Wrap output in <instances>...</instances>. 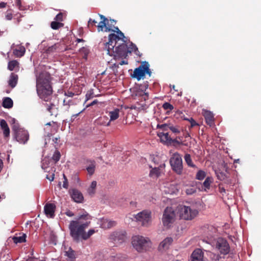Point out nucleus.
I'll return each instance as SVG.
<instances>
[{
	"label": "nucleus",
	"mask_w": 261,
	"mask_h": 261,
	"mask_svg": "<svg viewBox=\"0 0 261 261\" xmlns=\"http://www.w3.org/2000/svg\"><path fill=\"white\" fill-rule=\"evenodd\" d=\"M101 21L97 25L98 32L105 31L110 32L113 31L116 34L112 33L109 36V42L105 43V48L107 54L114 57L115 59L122 58L126 55V45L124 43L125 38L118 27H114L115 30L112 29L110 26L107 25L108 19L102 15H99Z\"/></svg>",
	"instance_id": "obj_1"
},
{
	"label": "nucleus",
	"mask_w": 261,
	"mask_h": 261,
	"mask_svg": "<svg viewBox=\"0 0 261 261\" xmlns=\"http://www.w3.org/2000/svg\"><path fill=\"white\" fill-rule=\"evenodd\" d=\"M36 90L39 97L47 101L52 94L50 76L46 72H42L36 75Z\"/></svg>",
	"instance_id": "obj_2"
},
{
	"label": "nucleus",
	"mask_w": 261,
	"mask_h": 261,
	"mask_svg": "<svg viewBox=\"0 0 261 261\" xmlns=\"http://www.w3.org/2000/svg\"><path fill=\"white\" fill-rule=\"evenodd\" d=\"M90 216L88 214L81 215L76 220L70 222L69 228L70 235L74 240L78 242L83 239L85 229L88 226Z\"/></svg>",
	"instance_id": "obj_3"
},
{
	"label": "nucleus",
	"mask_w": 261,
	"mask_h": 261,
	"mask_svg": "<svg viewBox=\"0 0 261 261\" xmlns=\"http://www.w3.org/2000/svg\"><path fill=\"white\" fill-rule=\"evenodd\" d=\"M132 243L133 247L139 252L146 251L151 247V242L147 237L135 236L132 238Z\"/></svg>",
	"instance_id": "obj_4"
},
{
	"label": "nucleus",
	"mask_w": 261,
	"mask_h": 261,
	"mask_svg": "<svg viewBox=\"0 0 261 261\" xmlns=\"http://www.w3.org/2000/svg\"><path fill=\"white\" fill-rule=\"evenodd\" d=\"M12 128L14 132V137L17 141L22 144H25L29 139V134L27 130L20 127L19 124L14 118L11 120Z\"/></svg>",
	"instance_id": "obj_5"
},
{
	"label": "nucleus",
	"mask_w": 261,
	"mask_h": 261,
	"mask_svg": "<svg viewBox=\"0 0 261 261\" xmlns=\"http://www.w3.org/2000/svg\"><path fill=\"white\" fill-rule=\"evenodd\" d=\"M176 213L180 219L191 220L195 218L198 211L193 207L185 205H179L176 209Z\"/></svg>",
	"instance_id": "obj_6"
},
{
	"label": "nucleus",
	"mask_w": 261,
	"mask_h": 261,
	"mask_svg": "<svg viewBox=\"0 0 261 261\" xmlns=\"http://www.w3.org/2000/svg\"><path fill=\"white\" fill-rule=\"evenodd\" d=\"M176 211L172 207H167L164 211L162 217V222L164 227L170 228L175 221Z\"/></svg>",
	"instance_id": "obj_7"
},
{
	"label": "nucleus",
	"mask_w": 261,
	"mask_h": 261,
	"mask_svg": "<svg viewBox=\"0 0 261 261\" xmlns=\"http://www.w3.org/2000/svg\"><path fill=\"white\" fill-rule=\"evenodd\" d=\"M147 74L149 76H151V71L149 69V64L147 62L144 61L141 63V65L135 69L132 76L136 79L138 81L141 79H143L145 74Z\"/></svg>",
	"instance_id": "obj_8"
},
{
	"label": "nucleus",
	"mask_w": 261,
	"mask_h": 261,
	"mask_svg": "<svg viewBox=\"0 0 261 261\" xmlns=\"http://www.w3.org/2000/svg\"><path fill=\"white\" fill-rule=\"evenodd\" d=\"M170 163L172 170L177 174L182 173L183 165L181 155L177 152L173 154L170 160Z\"/></svg>",
	"instance_id": "obj_9"
},
{
	"label": "nucleus",
	"mask_w": 261,
	"mask_h": 261,
	"mask_svg": "<svg viewBox=\"0 0 261 261\" xmlns=\"http://www.w3.org/2000/svg\"><path fill=\"white\" fill-rule=\"evenodd\" d=\"M135 218L142 226L147 227L151 223V213L149 210H144L136 214Z\"/></svg>",
	"instance_id": "obj_10"
},
{
	"label": "nucleus",
	"mask_w": 261,
	"mask_h": 261,
	"mask_svg": "<svg viewBox=\"0 0 261 261\" xmlns=\"http://www.w3.org/2000/svg\"><path fill=\"white\" fill-rule=\"evenodd\" d=\"M210 240V243H213L216 248L218 249L221 253L226 254L229 252V245L225 240L223 238H219L214 242H211Z\"/></svg>",
	"instance_id": "obj_11"
},
{
	"label": "nucleus",
	"mask_w": 261,
	"mask_h": 261,
	"mask_svg": "<svg viewBox=\"0 0 261 261\" xmlns=\"http://www.w3.org/2000/svg\"><path fill=\"white\" fill-rule=\"evenodd\" d=\"M161 190L166 194H174L178 192L177 185L172 182H164L161 186Z\"/></svg>",
	"instance_id": "obj_12"
},
{
	"label": "nucleus",
	"mask_w": 261,
	"mask_h": 261,
	"mask_svg": "<svg viewBox=\"0 0 261 261\" xmlns=\"http://www.w3.org/2000/svg\"><path fill=\"white\" fill-rule=\"evenodd\" d=\"M70 196L74 201L76 203H82L84 200L82 193L76 189H72L69 191Z\"/></svg>",
	"instance_id": "obj_13"
},
{
	"label": "nucleus",
	"mask_w": 261,
	"mask_h": 261,
	"mask_svg": "<svg viewBox=\"0 0 261 261\" xmlns=\"http://www.w3.org/2000/svg\"><path fill=\"white\" fill-rule=\"evenodd\" d=\"M56 206L53 203H46L44 207V211L48 218H53L55 216Z\"/></svg>",
	"instance_id": "obj_14"
},
{
	"label": "nucleus",
	"mask_w": 261,
	"mask_h": 261,
	"mask_svg": "<svg viewBox=\"0 0 261 261\" xmlns=\"http://www.w3.org/2000/svg\"><path fill=\"white\" fill-rule=\"evenodd\" d=\"M11 48H13V54L16 57H22L25 52V48L24 46L19 45H15L14 43L11 46Z\"/></svg>",
	"instance_id": "obj_15"
},
{
	"label": "nucleus",
	"mask_w": 261,
	"mask_h": 261,
	"mask_svg": "<svg viewBox=\"0 0 261 261\" xmlns=\"http://www.w3.org/2000/svg\"><path fill=\"white\" fill-rule=\"evenodd\" d=\"M173 242V239L171 237H167L163 241H162L159 246V250L160 251H164L168 249L169 246L171 245Z\"/></svg>",
	"instance_id": "obj_16"
},
{
	"label": "nucleus",
	"mask_w": 261,
	"mask_h": 261,
	"mask_svg": "<svg viewBox=\"0 0 261 261\" xmlns=\"http://www.w3.org/2000/svg\"><path fill=\"white\" fill-rule=\"evenodd\" d=\"M157 135L163 144L169 145L171 143L172 139L169 136L168 133L158 132Z\"/></svg>",
	"instance_id": "obj_17"
},
{
	"label": "nucleus",
	"mask_w": 261,
	"mask_h": 261,
	"mask_svg": "<svg viewBox=\"0 0 261 261\" xmlns=\"http://www.w3.org/2000/svg\"><path fill=\"white\" fill-rule=\"evenodd\" d=\"M165 167V164L163 163L158 167H154L150 171V176L152 177H159L163 170Z\"/></svg>",
	"instance_id": "obj_18"
},
{
	"label": "nucleus",
	"mask_w": 261,
	"mask_h": 261,
	"mask_svg": "<svg viewBox=\"0 0 261 261\" xmlns=\"http://www.w3.org/2000/svg\"><path fill=\"white\" fill-rule=\"evenodd\" d=\"M203 259V253L200 249L195 250L191 255V261H202Z\"/></svg>",
	"instance_id": "obj_19"
},
{
	"label": "nucleus",
	"mask_w": 261,
	"mask_h": 261,
	"mask_svg": "<svg viewBox=\"0 0 261 261\" xmlns=\"http://www.w3.org/2000/svg\"><path fill=\"white\" fill-rule=\"evenodd\" d=\"M202 114L204 117L206 123L212 126L214 122V115L213 113L210 111L203 110L202 111Z\"/></svg>",
	"instance_id": "obj_20"
},
{
	"label": "nucleus",
	"mask_w": 261,
	"mask_h": 261,
	"mask_svg": "<svg viewBox=\"0 0 261 261\" xmlns=\"http://www.w3.org/2000/svg\"><path fill=\"white\" fill-rule=\"evenodd\" d=\"M119 112L120 110L118 109H116L113 111H110L109 112V116H110L109 121L107 124L102 123V124L107 126L110 125L111 121H114L118 118L119 116Z\"/></svg>",
	"instance_id": "obj_21"
},
{
	"label": "nucleus",
	"mask_w": 261,
	"mask_h": 261,
	"mask_svg": "<svg viewBox=\"0 0 261 261\" xmlns=\"http://www.w3.org/2000/svg\"><path fill=\"white\" fill-rule=\"evenodd\" d=\"M116 224V222L113 220L107 219H102L100 221L101 227L105 229L110 228Z\"/></svg>",
	"instance_id": "obj_22"
},
{
	"label": "nucleus",
	"mask_w": 261,
	"mask_h": 261,
	"mask_svg": "<svg viewBox=\"0 0 261 261\" xmlns=\"http://www.w3.org/2000/svg\"><path fill=\"white\" fill-rule=\"evenodd\" d=\"M18 79V75L15 73H12L8 81L9 85L12 88H14L17 84Z\"/></svg>",
	"instance_id": "obj_23"
},
{
	"label": "nucleus",
	"mask_w": 261,
	"mask_h": 261,
	"mask_svg": "<svg viewBox=\"0 0 261 261\" xmlns=\"http://www.w3.org/2000/svg\"><path fill=\"white\" fill-rule=\"evenodd\" d=\"M13 101L9 97H6L3 101V106L5 108L10 109L13 107Z\"/></svg>",
	"instance_id": "obj_24"
},
{
	"label": "nucleus",
	"mask_w": 261,
	"mask_h": 261,
	"mask_svg": "<svg viewBox=\"0 0 261 261\" xmlns=\"http://www.w3.org/2000/svg\"><path fill=\"white\" fill-rule=\"evenodd\" d=\"M147 108V105L145 102L139 103L137 102L135 106H133L130 107L131 109H136L138 111L144 110Z\"/></svg>",
	"instance_id": "obj_25"
},
{
	"label": "nucleus",
	"mask_w": 261,
	"mask_h": 261,
	"mask_svg": "<svg viewBox=\"0 0 261 261\" xmlns=\"http://www.w3.org/2000/svg\"><path fill=\"white\" fill-rule=\"evenodd\" d=\"M97 185L96 181H93L90 186L87 189V192L90 195H93L95 192V189Z\"/></svg>",
	"instance_id": "obj_26"
},
{
	"label": "nucleus",
	"mask_w": 261,
	"mask_h": 261,
	"mask_svg": "<svg viewBox=\"0 0 261 261\" xmlns=\"http://www.w3.org/2000/svg\"><path fill=\"white\" fill-rule=\"evenodd\" d=\"M95 168V163L94 161L90 162L89 165L87 167L86 169L88 173L90 175H92Z\"/></svg>",
	"instance_id": "obj_27"
},
{
	"label": "nucleus",
	"mask_w": 261,
	"mask_h": 261,
	"mask_svg": "<svg viewBox=\"0 0 261 261\" xmlns=\"http://www.w3.org/2000/svg\"><path fill=\"white\" fill-rule=\"evenodd\" d=\"M213 179L211 177H207L203 182V186L205 188L204 191H206V189H209L210 188L211 184L213 182Z\"/></svg>",
	"instance_id": "obj_28"
},
{
	"label": "nucleus",
	"mask_w": 261,
	"mask_h": 261,
	"mask_svg": "<svg viewBox=\"0 0 261 261\" xmlns=\"http://www.w3.org/2000/svg\"><path fill=\"white\" fill-rule=\"evenodd\" d=\"M18 66V62L16 60H12L8 63V69L10 71H12Z\"/></svg>",
	"instance_id": "obj_29"
},
{
	"label": "nucleus",
	"mask_w": 261,
	"mask_h": 261,
	"mask_svg": "<svg viewBox=\"0 0 261 261\" xmlns=\"http://www.w3.org/2000/svg\"><path fill=\"white\" fill-rule=\"evenodd\" d=\"M60 44L59 43L55 44L51 46L48 47L45 50L47 54H50L55 51L56 50L59 48Z\"/></svg>",
	"instance_id": "obj_30"
},
{
	"label": "nucleus",
	"mask_w": 261,
	"mask_h": 261,
	"mask_svg": "<svg viewBox=\"0 0 261 261\" xmlns=\"http://www.w3.org/2000/svg\"><path fill=\"white\" fill-rule=\"evenodd\" d=\"M26 236L23 234L21 236L15 237L13 238V241L15 243H23L25 242Z\"/></svg>",
	"instance_id": "obj_31"
},
{
	"label": "nucleus",
	"mask_w": 261,
	"mask_h": 261,
	"mask_svg": "<svg viewBox=\"0 0 261 261\" xmlns=\"http://www.w3.org/2000/svg\"><path fill=\"white\" fill-rule=\"evenodd\" d=\"M184 158L186 163L189 167H195V165L192 162L191 155L189 154H186Z\"/></svg>",
	"instance_id": "obj_32"
},
{
	"label": "nucleus",
	"mask_w": 261,
	"mask_h": 261,
	"mask_svg": "<svg viewBox=\"0 0 261 261\" xmlns=\"http://www.w3.org/2000/svg\"><path fill=\"white\" fill-rule=\"evenodd\" d=\"M136 96L141 97V99H144V101L148 99V94L142 91L138 90L136 91Z\"/></svg>",
	"instance_id": "obj_33"
},
{
	"label": "nucleus",
	"mask_w": 261,
	"mask_h": 261,
	"mask_svg": "<svg viewBox=\"0 0 261 261\" xmlns=\"http://www.w3.org/2000/svg\"><path fill=\"white\" fill-rule=\"evenodd\" d=\"M206 176V173L201 170H199L196 175V178L198 180H202Z\"/></svg>",
	"instance_id": "obj_34"
},
{
	"label": "nucleus",
	"mask_w": 261,
	"mask_h": 261,
	"mask_svg": "<svg viewBox=\"0 0 261 261\" xmlns=\"http://www.w3.org/2000/svg\"><path fill=\"white\" fill-rule=\"evenodd\" d=\"M63 26V24L62 23L57 21H53L50 24L51 28L54 30H57Z\"/></svg>",
	"instance_id": "obj_35"
},
{
	"label": "nucleus",
	"mask_w": 261,
	"mask_h": 261,
	"mask_svg": "<svg viewBox=\"0 0 261 261\" xmlns=\"http://www.w3.org/2000/svg\"><path fill=\"white\" fill-rule=\"evenodd\" d=\"M95 232V231L93 229H91L89 230L88 232H84V234L83 236V240H86L88 239L91 236H92L94 233Z\"/></svg>",
	"instance_id": "obj_36"
},
{
	"label": "nucleus",
	"mask_w": 261,
	"mask_h": 261,
	"mask_svg": "<svg viewBox=\"0 0 261 261\" xmlns=\"http://www.w3.org/2000/svg\"><path fill=\"white\" fill-rule=\"evenodd\" d=\"M169 129H170L173 133L179 134L180 133V130L178 126H173L171 124H169Z\"/></svg>",
	"instance_id": "obj_37"
},
{
	"label": "nucleus",
	"mask_w": 261,
	"mask_h": 261,
	"mask_svg": "<svg viewBox=\"0 0 261 261\" xmlns=\"http://www.w3.org/2000/svg\"><path fill=\"white\" fill-rule=\"evenodd\" d=\"M60 156L61 155H60V153L59 151L56 150L54 152V153L52 156V159L54 161H55V162H57L60 160Z\"/></svg>",
	"instance_id": "obj_38"
},
{
	"label": "nucleus",
	"mask_w": 261,
	"mask_h": 261,
	"mask_svg": "<svg viewBox=\"0 0 261 261\" xmlns=\"http://www.w3.org/2000/svg\"><path fill=\"white\" fill-rule=\"evenodd\" d=\"M169 124H167V123H165V124H158L157 128H160L164 131H166L169 128Z\"/></svg>",
	"instance_id": "obj_39"
},
{
	"label": "nucleus",
	"mask_w": 261,
	"mask_h": 261,
	"mask_svg": "<svg viewBox=\"0 0 261 261\" xmlns=\"http://www.w3.org/2000/svg\"><path fill=\"white\" fill-rule=\"evenodd\" d=\"M196 192V189L194 187H189L186 190V193L187 195H192Z\"/></svg>",
	"instance_id": "obj_40"
},
{
	"label": "nucleus",
	"mask_w": 261,
	"mask_h": 261,
	"mask_svg": "<svg viewBox=\"0 0 261 261\" xmlns=\"http://www.w3.org/2000/svg\"><path fill=\"white\" fill-rule=\"evenodd\" d=\"M163 108L165 109V110H172V109H173V107L172 105H171L170 103H168V102H165V103L163 104Z\"/></svg>",
	"instance_id": "obj_41"
},
{
	"label": "nucleus",
	"mask_w": 261,
	"mask_h": 261,
	"mask_svg": "<svg viewBox=\"0 0 261 261\" xmlns=\"http://www.w3.org/2000/svg\"><path fill=\"white\" fill-rule=\"evenodd\" d=\"M216 174L218 178L221 180H224L226 177L225 175L222 172L216 171Z\"/></svg>",
	"instance_id": "obj_42"
},
{
	"label": "nucleus",
	"mask_w": 261,
	"mask_h": 261,
	"mask_svg": "<svg viewBox=\"0 0 261 261\" xmlns=\"http://www.w3.org/2000/svg\"><path fill=\"white\" fill-rule=\"evenodd\" d=\"M93 90H89L86 95V101L88 100L89 99H91V98L93 97Z\"/></svg>",
	"instance_id": "obj_43"
},
{
	"label": "nucleus",
	"mask_w": 261,
	"mask_h": 261,
	"mask_svg": "<svg viewBox=\"0 0 261 261\" xmlns=\"http://www.w3.org/2000/svg\"><path fill=\"white\" fill-rule=\"evenodd\" d=\"M3 130V134L5 137H8L10 135V129L9 127L2 128Z\"/></svg>",
	"instance_id": "obj_44"
},
{
	"label": "nucleus",
	"mask_w": 261,
	"mask_h": 261,
	"mask_svg": "<svg viewBox=\"0 0 261 261\" xmlns=\"http://www.w3.org/2000/svg\"><path fill=\"white\" fill-rule=\"evenodd\" d=\"M55 20L58 22H60L63 20V14L61 13L58 14L56 17L55 18Z\"/></svg>",
	"instance_id": "obj_45"
},
{
	"label": "nucleus",
	"mask_w": 261,
	"mask_h": 261,
	"mask_svg": "<svg viewBox=\"0 0 261 261\" xmlns=\"http://www.w3.org/2000/svg\"><path fill=\"white\" fill-rule=\"evenodd\" d=\"M186 120H188L190 122L191 127H192L198 125V123L192 118H190V119H186Z\"/></svg>",
	"instance_id": "obj_46"
},
{
	"label": "nucleus",
	"mask_w": 261,
	"mask_h": 261,
	"mask_svg": "<svg viewBox=\"0 0 261 261\" xmlns=\"http://www.w3.org/2000/svg\"><path fill=\"white\" fill-rule=\"evenodd\" d=\"M0 125H1V128H5V127H8V124H7L6 121L5 120H4V119H2L1 120Z\"/></svg>",
	"instance_id": "obj_47"
},
{
	"label": "nucleus",
	"mask_w": 261,
	"mask_h": 261,
	"mask_svg": "<svg viewBox=\"0 0 261 261\" xmlns=\"http://www.w3.org/2000/svg\"><path fill=\"white\" fill-rule=\"evenodd\" d=\"M63 177H64V181H63V188H64L65 189H67L68 187V184L67 179L66 177V176H65L64 174L63 175Z\"/></svg>",
	"instance_id": "obj_48"
},
{
	"label": "nucleus",
	"mask_w": 261,
	"mask_h": 261,
	"mask_svg": "<svg viewBox=\"0 0 261 261\" xmlns=\"http://www.w3.org/2000/svg\"><path fill=\"white\" fill-rule=\"evenodd\" d=\"M66 255L69 258H72L74 256L73 252L72 251L66 252Z\"/></svg>",
	"instance_id": "obj_49"
},
{
	"label": "nucleus",
	"mask_w": 261,
	"mask_h": 261,
	"mask_svg": "<svg viewBox=\"0 0 261 261\" xmlns=\"http://www.w3.org/2000/svg\"><path fill=\"white\" fill-rule=\"evenodd\" d=\"M6 18L7 20H11L12 18V15L10 13H7L6 15Z\"/></svg>",
	"instance_id": "obj_50"
},
{
	"label": "nucleus",
	"mask_w": 261,
	"mask_h": 261,
	"mask_svg": "<svg viewBox=\"0 0 261 261\" xmlns=\"http://www.w3.org/2000/svg\"><path fill=\"white\" fill-rule=\"evenodd\" d=\"M66 215L69 217H72L74 216V214L70 211H67L65 213Z\"/></svg>",
	"instance_id": "obj_51"
},
{
	"label": "nucleus",
	"mask_w": 261,
	"mask_h": 261,
	"mask_svg": "<svg viewBox=\"0 0 261 261\" xmlns=\"http://www.w3.org/2000/svg\"><path fill=\"white\" fill-rule=\"evenodd\" d=\"M15 3L17 6L18 7L19 9H21V1L20 0H15Z\"/></svg>",
	"instance_id": "obj_52"
},
{
	"label": "nucleus",
	"mask_w": 261,
	"mask_h": 261,
	"mask_svg": "<svg viewBox=\"0 0 261 261\" xmlns=\"http://www.w3.org/2000/svg\"><path fill=\"white\" fill-rule=\"evenodd\" d=\"M65 94L69 97H72L74 95V93L71 92H67V93H65Z\"/></svg>",
	"instance_id": "obj_53"
},
{
	"label": "nucleus",
	"mask_w": 261,
	"mask_h": 261,
	"mask_svg": "<svg viewBox=\"0 0 261 261\" xmlns=\"http://www.w3.org/2000/svg\"><path fill=\"white\" fill-rule=\"evenodd\" d=\"M88 23H89V24H93V25H95L97 23V21H95V20H92V19H90L88 21Z\"/></svg>",
	"instance_id": "obj_54"
},
{
	"label": "nucleus",
	"mask_w": 261,
	"mask_h": 261,
	"mask_svg": "<svg viewBox=\"0 0 261 261\" xmlns=\"http://www.w3.org/2000/svg\"><path fill=\"white\" fill-rule=\"evenodd\" d=\"M6 6V3H4V2H1L0 3V8H5Z\"/></svg>",
	"instance_id": "obj_55"
},
{
	"label": "nucleus",
	"mask_w": 261,
	"mask_h": 261,
	"mask_svg": "<svg viewBox=\"0 0 261 261\" xmlns=\"http://www.w3.org/2000/svg\"><path fill=\"white\" fill-rule=\"evenodd\" d=\"M70 100H67L66 99H64L63 101V104L64 105H69Z\"/></svg>",
	"instance_id": "obj_56"
},
{
	"label": "nucleus",
	"mask_w": 261,
	"mask_h": 261,
	"mask_svg": "<svg viewBox=\"0 0 261 261\" xmlns=\"http://www.w3.org/2000/svg\"><path fill=\"white\" fill-rule=\"evenodd\" d=\"M55 106L54 105H51L47 108V110L50 112L51 113V110L53 109V107H55Z\"/></svg>",
	"instance_id": "obj_57"
},
{
	"label": "nucleus",
	"mask_w": 261,
	"mask_h": 261,
	"mask_svg": "<svg viewBox=\"0 0 261 261\" xmlns=\"http://www.w3.org/2000/svg\"><path fill=\"white\" fill-rule=\"evenodd\" d=\"M97 102V100H94L93 102H92L90 104H89V105L87 106V107H89V106H93L94 105V104L96 103Z\"/></svg>",
	"instance_id": "obj_58"
},
{
	"label": "nucleus",
	"mask_w": 261,
	"mask_h": 261,
	"mask_svg": "<svg viewBox=\"0 0 261 261\" xmlns=\"http://www.w3.org/2000/svg\"><path fill=\"white\" fill-rule=\"evenodd\" d=\"M119 64L121 65H124V64H127V61H125L124 60H122L121 61L120 63H119Z\"/></svg>",
	"instance_id": "obj_59"
},
{
	"label": "nucleus",
	"mask_w": 261,
	"mask_h": 261,
	"mask_svg": "<svg viewBox=\"0 0 261 261\" xmlns=\"http://www.w3.org/2000/svg\"><path fill=\"white\" fill-rule=\"evenodd\" d=\"M54 175H52L51 176V177H48L47 176L46 178H47V179H48L50 181H52V180H54Z\"/></svg>",
	"instance_id": "obj_60"
},
{
	"label": "nucleus",
	"mask_w": 261,
	"mask_h": 261,
	"mask_svg": "<svg viewBox=\"0 0 261 261\" xmlns=\"http://www.w3.org/2000/svg\"><path fill=\"white\" fill-rule=\"evenodd\" d=\"M220 192L221 193H225V190L223 188H220Z\"/></svg>",
	"instance_id": "obj_61"
},
{
	"label": "nucleus",
	"mask_w": 261,
	"mask_h": 261,
	"mask_svg": "<svg viewBox=\"0 0 261 261\" xmlns=\"http://www.w3.org/2000/svg\"><path fill=\"white\" fill-rule=\"evenodd\" d=\"M172 142L176 143L178 144H180L179 142L178 141H177L176 139L172 140V141H171V143Z\"/></svg>",
	"instance_id": "obj_62"
},
{
	"label": "nucleus",
	"mask_w": 261,
	"mask_h": 261,
	"mask_svg": "<svg viewBox=\"0 0 261 261\" xmlns=\"http://www.w3.org/2000/svg\"><path fill=\"white\" fill-rule=\"evenodd\" d=\"M137 49V48L136 45H133L132 51L136 50Z\"/></svg>",
	"instance_id": "obj_63"
},
{
	"label": "nucleus",
	"mask_w": 261,
	"mask_h": 261,
	"mask_svg": "<svg viewBox=\"0 0 261 261\" xmlns=\"http://www.w3.org/2000/svg\"><path fill=\"white\" fill-rule=\"evenodd\" d=\"M85 110V109H83L82 111H81V112H80L79 113L76 114V115H74V116L76 117L80 113H82Z\"/></svg>",
	"instance_id": "obj_64"
}]
</instances>
